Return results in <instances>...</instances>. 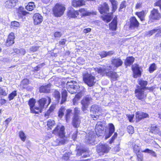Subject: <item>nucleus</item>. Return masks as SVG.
<instances>
[{
    "mask_svg": "<svg viewBox=\"0 0 161 161\" xmlns=\"http://www.w3.org/2000/svg\"><path fill=\"white\" fill-rule=\"evenodd\" d=\"M109 129L108 131L104 130L105 127L104 123L103 121L98 122L95 126L96 134L98 136H102L104 133L105 134V139L109 138L114 132L115 128L112 124H109Z\"/></svg>",
    "mask_w": 161,
    "mask_h": 161,
    "instance_id": "obj_1",
    "label": "nucleus"
},
{
    "mask_svg": "<svg viewBox=\"0 0 161 161\" xmlns=\"http://www.w3.org/2000/svg\"><path fill=\"white\" fill-rule=\"evenodd\" d=\"M111 69L107 68H93L91 69L92 71L97 72L98 73L101 74L102 76L106 75V76L110 77L113 80H116L118 77L117 74L113 71H110Z\"/></svg>",
    "mask_w": 161,
    "mask_h": 161,
    "instance_id": "obj_2",
    "label": "nucleus"
},
{
    "mask_svg": "<svg viewBox=\"0 0 161 161\" xmlns=\"http://www.w3.org/2000/svg\"><path fill=\"white\" fill-rule=\"evenodd\" d=\"M51 99L49 97L42 98L39 100L38 102L39 107H36L35 109L37 110L36 114L42 112V109L47 107L50 103Z\"/></svg>",
    "mask_w": 161,
    "mask_h": 161,
    "instance_id": "obj_3",
    "label": "nucleus"
},
{
    "mask_svg": "<svg viewBox=\"0 0 161 161\" xmlns=\"http://www.w3.org/2000/svg\"><path fill=\"white\" fill-rule=\"evenodd\" d=\"M65 10V8L62 4H57L53 8V11L56 17H60L62 15Z\"/></svg>",
    "mask_w": 161,
    "mask_h": 161,
    "instance_id": "obj_4",
    "label": "nucleus"
},
{
    "mask_svg": "<svg viewBox=\"0 0 161 161\" xmlns=\"http://www.w3.org/2000/svg\"><path fill=\"white\" fill-rule=\"evenodd\" d=\"M83 80L84 82L89 86H92L95 83V77L88 73L83 75Z\"/></svg>",
    "mask_w": 161,
    "mask_h": 161,
    "instance_id": "obj_5",
    "label": "nucleus"
},
{
    "mask_svg": "<svg viewBox=\"0 0 161 161\" xmlns=\"http://www.w3.org/2000/svg\"><path fill=\"white\" fill-rule=\"evenodd\" d=\"M129 24L130 30L135 31L138 30L140 24L135 17H132L130 18Z\"/></svg>",
    "mask_w": 161,
    "mask_h": 161,
    "instance_id": "obj_6",
    "label": "nucleus"
},
{
    "mask_svg": "<svg viewBox=\"0 0 161 161\" xmlns=\"http://www.w3.org/2000/svg\"><path fill=\"white\" fill-rule=\"evenodd\" d=\"M64 129V126L58 125L53 130V133L59 137L66 138L65 135Z\"/></svg>",
    "mask_w": 161,
    "mask_h": 161,
    "instance_id": "obj_7",
    "label": "nucleus"
},
{
    "mask_svg": "<svg viewBox=\"0 0 161 161\" xmlns=\"http://www.w3.org/2000/svg\"><path fill=\"white\" fill-rule=\"evenodd\" d=\"M92 99L89 96H87L81 101L82 104L81 109L82 111L85 113L87 112V108Z\"/></svg>",
    "mask_w": 161,
    "mask_h": 161,
    "instance_id": "obj_8",
    "label": "nucleus"
},
{
    "mask_svg": "<svg viewBox=\"0 0 161 161\" xmlns=\"http://www.w3.org/2000/svg\"><path fill=\"white\" fill-rule=\"evenodd\" d=\"M112 65L108 67L110 69H116L117 68L121 66L123 64V62L119 58H112L111 59Z\"/></svg>",
    "mask_w": 161,
    "mask_h": 161,
    "instance_id": "obj_9",
    "label": "nucleus"
},
{
    "mask_svg": "<svg viewBox=\"0 0 161 161\" xmlns=\"http://www.w3.org/2000/svg\"><path fill=\"white\" fill-rule=\"evenodd\" d=\"M144 89L141 88L139 86H137V88L135 91L136 97L140 100H143L146 98L147 95L144 93Z\"/></svg>",
    "mask_w": 161,
    "mask_h": 161,
    "instance_id": "obj_10",
    "label": "nucleus"
},
{
    "mask_svg": "<svg viewBox=\"0 0 161 161\" xmlns=\"http://www.w3.org/2000/svg\"><path fill=\"white\" fill-rule=\"evenodd\" d=\"M96 137V133L93 131L88 132L86 136V142L89 144L94 145Z\"/></svg>",
    "mask_w": 161,
    "mask_h": 161,
    "instance_id": "obj_11",
    "label": "nucleus"
},
{
    "mask_svg": "<svg viewBox=\"0 0 161 161\" xmlns=\"http://www.w3.org/2000/svg\"><path fill=\"white\" fill-rule=\"evenodd\" d=\"M109 149L108 145L100 144L97 147V151L100 156L103 155L104 153H107Z\"/></svg>",
    "mask_w": 161,
    "mask_h": 161,
    "instance_id": "obj_12",
    "label": "nucleus"
},
{
    "mask_svg": "<svg viewBox=\"0 0 161 161\" xmlns=\"http://www.w3.org/2000/svg\"><path fill=\"white\" fill-rule=\"evenodd\" d=\"M101 108L97 105H93L92 106L91 108V111L93 114H95L96 115H92V117L94 120H96L99 117L98 114H100L98 113H100V111Z\"/></svg>",
    "mask_w": 161,
    "mask_h": 161,
    "instance_id": "obj_13",
    "label": "nucleus"
},
{
    "mask_svg": "<svg viewBox=\"0 0 161 161\" xmlns=\"http://www.w3.org/2000/svg\"><path fill=\"white\" fill-rule=\"evenodd\" d=\"M66 140V138L58 136L52 142V145L54 146L64 144Z\"/></svg>",
    "mask_w": 161,
    "mask_h": 161,
    "instance_id": "obj_14",
    "label": "nucleus"
},
{
    "mask_svg": "<svg viewBox=\"0 0 161 161\" xmlns=\"http://www.w3.org/2000/svg\"><path fill=\"white\" fill-rule=\"evenodd\" d=\"M132 68L133 72V77L134 78H136L141 76V73L138 65L134 64L133 65Z\"/></svg>",
    "mask_w": 161,
    "mask_h": 161,
    "instance_id": "obj_15",
    "label": "nucleus"
},
{
    "mask_svg": "<svg viewBox=\"0 0 161 161\" xmlns=\"http://www.w3.org/2000/svg\"><path fill=\"white\" fill-rule=\"evenodd\" d=\"M17 2V0H7L4 3L3 5L7 8H12L15 6Z\"/></svg>",
    "mask_w": 161,
    "mask_h": 161,
    "instance_id": "obj_16",
    "label": "nucleus"
},
{
    "mask_svg": "<svg viewBox=\"0 0 161 161\" xmlns=\"http://www.w3.org/2000/svg\"><path fill=\"white\" fill-rule=\"evenodd\" d=\"M34 23L35 25H38L40 24L43 20V17L38 13L35 14L33 16Z\"/></svg>",
    "mask_w": 161,
    "mask_h": 161,
    "instance_id": "obj_17",
    "label": "nucleus"
},
{
    "mask_svg": "<svg viewBox=\"0 0 161 161\" xmlns=\"http://www.w3.org/2000/svg\"><path fill=\"white\" fill-rule=\"evenodd\" d=\"M98 9L101 14L107 13L109 11V7L106 3H104L100 5Z\"/></svg>",
    "mask_w": 161,
    "mask_h": 161,
    "instance_id": "obj_18",
    "label": "nucleus"
},
{
    "mask_svg": "<svg viewBox=\"0 0 161 161\" xmlns=\"http://www.w3.org/2000/svg\"><path fill=\"white\" fill-rule=\"evenodd\" d=\"M149 17L152 19H158L160 17V14L158 9L154 8L151 11Z\"/></svg>",
    "mask_w": 161,
    "mask_h": 161,
    "instance_id": "obj_19",
    "label": "nucleus"
},
{
    "mask_svg": "<svg viewBox=\"0 0 161 161\" xmlns=\"http://www.w3.org/2000/svg\"><path fill=\"white\" fill-rule=\"evenodd\" d=\"M148 116V114L142 112H137L136 113V121H139L142 119L146 118Z\"/></svg>",
    "mask_w": 161,
    "mask_h": 161,
    "instance_id": "obj_20",
    "label": "nucleus"
},
{
    "mask_svg": "<svg viewBox=\"0 0 161 161\" xmlns=\"http://www.w3.org/2000/svg\"><path fill=\"white\" fill-rule=\"evenodd\" d=\"M86 2L84 0H73L72 2V6L77 8L85 5Z\"/></svg>",
    "mask_w": 161,
    "mask_h": 161,
    "instance_id": "obj_21",
    "label": "nucleus"
},
{
    "mask_svg": "<svg viewBox=\"0 0 161 161\" xmlns=\"http://www.w3.org/2000/svg\"><path fill=\"white\" fill-rule=\"evenodd\" d=\"M15 36L13 33H10L8 35L6 42V45L7 46H9L12 45L14 42V39Z\"/></svg>",
    "mask_w": 161,
    "mask_h": 161,
    "instance_id": "obj_22",
    "label": "nucleus"
},
{
    "mask_svg": "<svg viewBox=\"0 0 161 161\" xmlns=\"http://www.w3.org/2000/svg\"><path fill=\"white\" fill-rule=\"evenodd\" d=\"M79 13L78 10H75L74 8H71L68 11L67 15L69 17L72 18H76L79 15Z\"/></svg>",
    "mask_w": 161,
    "mask_h": 161,
    "instance_id": "obj_23",
    "label": "nucleus"
},
{
    "mask_svg": "<svg viewBox=\"0 0 161 161\" xmlns=\"http://www.w3.org/2000/svg\"><path fill=\"white\" fill-rule=\"evenodd\" d=\"M35 100L33 98L31 99L29 101V104L31 112L33 114H36L37 110L35 109V107L36 106H35Z\"/></svg>",
    "mask_w": 161,
    "mask_h": 161,
    "instance_id": "obj_24",
    "label": "nucleus"
},
{
    "mask_svg": "<svg viewBox=\"0 0 161 161\" xmlns=\"http://www.w3.org/2000/svg\"><path fill=\"white\" fill-rule=\"evenodd\" d=\"M117 26V17L115 16L114 18L112 21L109 24V29L113 31L116 30Z\"/></svg>",
    "mask_w": 161,
    "mask_h": 161,
    "instance_id": "obj_25",
    "label": "nucleus"
},
{
    "mask_svg": "<svg viewBox=\"0 0 161 161\" xmlns=\"http://www.w3.org/2000/svg\"><path fill=\"white\" fill-rule=\"evenodd\" d=\"M79 86L77 85L69 87L67 89L69 92L71 94H73L79 92V89L80 88Z\"/></svg>",
    "mask_w": 161,
    "mask_h": 161,
    "instance_id": "obj_26",
    "label": "nucleus"
},
{
    "mask_svg": "<svg viewBox=\"0 0 161 161\" xmlns=\"http://www.w3.org/2000/svg\"><path fill=\"white\" fill-rule=\"evenodd\" d=\"M80 123V118L79 116H75L73 118L72 124L75 127H78L79 126Z\"/></svg>",
    "mask_w": 161,
    "mask_h": 161,
    "instance_id": "obj_27",
    "label": "nucleus"
},
{
    "mask_svg": "<svg viewBox=\"0 0 161 161\" xmlns=\"http://www.w3.org/2000/svg\"><path fill=\"white\" fill-rule=\"evenodd\" d=\"M51 85L49 84L45 86H41L40 88L41 92L48 93L50 91Z\"/></svg>",
    "mask_w": 161,
    "mask_h": 161,
    "instance_id": "obj_28",
    "label": "nucleus"
},
{
    "mask_svg": "<svg viewBox=\"0 0 161 161\" xmlns=\"http://www.w3.org/2000/svg\"><path fill=\"white\" fill-rule=\"evenodd\" d=\"M55 107V105L54 104L52 105L50 107L49 109L45 114V117L47 119L48 118L49 116L50 115V114L54 111Z\"/></svg>",
    "mask_w": 161,
    "mask_h": 161,
    "instance_id": "obj_29",
    "label": "nucleus"
},
{
    "mask_svg": "<svg viewBox=\"0 0 161 161\" xmlns=\"http://www.w3.org/2000/svg\"><path fill=\"white\" fill-rule=\"evenodd\" d=\"M88 153V152L87 149H80V150H79L77 152V155L78 156L82 155V157L84 158H86V157H87L88 155H89L88 154L85 155L84 154V153Z\"/></svg>",
    "mask_w": 161,
    "mask_h": 161,
    "instance_id": "obj_30",
    "label": "nucleus"
},
{
    "mask_svg": "<svg viewBox=\"0 0 161 161\" xmlns=\"http://www.w3.org/2000/svg\"><path fill=\"white\" fill-rule=\"evenodd\" d=\"M78 11L81 14V16H89L91 14V12H88L86 9L84 8L80 9Z\"/></svg>",
    "mask_w": 161,
    "mask_h": 161,
    "instance_id": "obj_31",
    "label": "nucleus"
},
{
    "mask_svg": "<svg viewBox=\"0 0 161 161\" xmlns=\"http://www.w3.org/2000/svg\"><path fill=\"white\" fill-rule=\"evenodd\" d=\"M14 53L20 56L24 55L26 53L25 49L23 48H20V49L15 48L14 49Z\"/></svg>",
    "mask_w": 161,
    "mask_h": 161,
    "instance_id": "obj_32",
    "label": "nucleus"
},
{
    "mask_svg": "<svg viewBox=\"0 0 161 161\" xmlns=\"http://www.w3.org/2000/svg\"><path fill=\"white\" fill-rule=\"evenodd\" d=\"M67 96V92L65 90H63L62 92V100L60 104L64 103L66 100V98Z\"/></svg>",
    "mask_w": 161,
    "mask_h": 161,
    "instance_id": "obj_33",
    "label": "nucleus"
},
{
    "mask_svg": "<svg viewBox=\"0 0 161 161\" xmlns=\"http://www.w3.org/2000/svg\"><path fill=\"white\" fill-rule=\"evenodd\" d=\"M138 84L140 85L141 88L144 89L146 88V86L147 84V81L141 79L138 80Z\"/></svg>",
    "mask_w": 161,
    "mask_h": 161,
    "instance_id": "obj_34",
    "label": "nucleus"
},
{
    "mask_svg": "<svg viewBox=\"0 0 161 161\" xmlns=\"http://www.w3.org/2000/svg\"><path fill=\"white\" fill-rule=\"evenodd\" d=\"M134 58L133 57H130L127 58L125 62V64L126 65H130L132 64L134 62Z\"/></svg>",
    "mask_w": 161,
    "mask_h": 161,
    "instance_id": "obj_35",
    "label": "nucleus"
},
{
    "mask_svg": "<svg viewBox=\"0 0 161 161\" xmlns=\"http://www.w3.org/2000/svg\"><path fill=\"white\" fill-rule=\"evenodd\" d=\"M142 152L143 153H149L153 157H157V154L155 152L148 148H147L144 150H142Z\"/></svg>",
    "mask_w": 161,
    "mask_h": 161,
    "instance_id": "obj_36",
    "label": "nucleus"
},
{
    "mask_svg": "<svg viewBox=\"0 0 161 161\" xmlns=\"http://www.w3.org/2000/svg\"><path fill=\"white\" fill-rule=\"evenodd\" d=\"M65 108L64 107H61L59 109L58 112V116L60 118H61L64 114Z\"/></svg>",
    "mask_w": 161,
    "mask_h": 161,
    "instance_id": "obj_37",
    "label": "nucleus"
},
{
    "mask_svg": "<svg viewBox=\"0 0 161 161\" xmlns=\"http://www.w3.org/2000/svg\"><path fill=\"white\" fill-rule=\"evenodd\" d=\"M157 29L155 28L151 31L145 32V36H150L152 35L153 34L157 32Z\"/></svg>",
    "mask_w": 161,
    "mask_h": 161,
    "instance_id": "obj_38",
    "label": "nucleus"
},
{
    "mask_svg": "<svg viewBox=\"0 0 161 161\" xmlns=\"http://www.w3.org/2000/svg\"><path fill=\"white\" fill-rule=\"evenodd\" d=\"M72 110L69 109H67L66 111L65 118L67 122L71 116Z\"/></svg>",
    "mask_w": 161,
    "mask_h": 161,
    "instance_id": "obj_39",
    "label": "nucleus"
},
{
    "mask_svg": "<svg viewBox=\"0 0 161 161\" xmlns=\"http://www.w3.org/2000/svg\"><path fill=\"white\" fill-rule=\"evenodd\" d=\"M136 14L140 19L141 21H142L144 20V17L145 15V14L144 12L142 11L137 12Z\"/></svg>",
    "mask_w": 161,
    "mask_h": 161,
    "instance_id": "obj_40",
    "label": "nucleus"
},
{
    "mask_svg": "<svg viewBox=\"0 0 161 161\" xmlns=\"http://www.w3.org/2000/svg\"><path fill=\"white\" fill-rule=\"evenodd\" d=\"M34 7H35V5L34 3L30 2L26 6V8L27 10L31 11L33 9Z\"/></svg>",
    "mask_w": 161,
    "mask_h": 161,
    "instance_id": "obj_41",
    "label": "nucleus"
},
{
    "mask_svg": "<svg viewBox=\"0 0 161 161\" xmlns=\"http://www.w3.org/2000/svg\"><path fill=\"white\" fill-rule=\"evenodd\" d=\"M54 97L56 99V101L58 103L60 98V94L58 91H55L53 94Z\"/></svg>",
    "mask_w": 161,
    "mask_h": 161,
    "instance_id": "obj_42",
    "label": "nucleus"
},
{
    "mask_svg": "<svg viewBox=\"0 0 161 161\" xmlns=\"http://www.w3.org/2000/svg\"><path fill=\"white\" fill-rule=\"evenodd\" d=\"M111 3L113 8V10L115 11L117 8V3L115 0H109Z\"/></svg>",
    "mask_w": 161,
    "mask_h": 161,
    "instance_id": "obj_43",
    "label": "nucleus"
},
{
    "mask_svg": "<svg viewBox=\"0 0 161 161\" xmlns=\"http://www.w3.org/2000/svg\"><path fill=\"white\" fill-rule=\"evenodd\" d=\"M19 136L22 141H25L26 139V136L23 132L20 131L19 132Z\"/></svg>",
    "mask_w": 161,
    "mask_h": 161,
    "instance_id": "obj_44",
    "label": "nucleus"
},
{
    "mask_svg": "<svg viewBox=\"0 0 161 161\" xmlns=\"http://www.w3.org/2000/svg\"><path fill=\"white\" fill-rule=\"evenodd\" d=\"M17 95V93L16 91H13L11 93H10L8 96V99L9 100H11L13 99L14 97Z\"/></svg>",
    "mask_w": 161,
    "mask_h": 161,
    "instance_id": "obj_45",
    "label": "nucleus"
},
{
    "mask_svg": "<svg viewBox=\"0 0 161 161\" xmlns=\"http://www.w3.org/2000/svg\"><path fill=\"white\" fill-rule=\"evenodd\" d=\"M11 27L15 28L19 27V22L14 21L11 22Z\"/></svg>",
    "mask_w": 161,
    "mask_h": 161,
    "instance_id": "obj_46",
    "label": "nucleus"
},
{
    "mask_svg": "<svg viewBox=\"0 0 161 161\" xmlns=\"http://www.w3.org/2000/svg\"><path fill=\"white\" fill-rule=\"evenodd\" d=\"M55 122L53 120L50 119L48 120L47 122V126L51 129V127L54 125Z\"/></svg>",
    "mask_w": 161,
    "mask_h": 161,
    "instance_id": "obj_47",
    "label": "nucleus"
},
{
    "mask_svg": "<svg viewBox=\"0 0 161 161\" xmlns=\"http://www.w3.org/2000/svg\"><path fill=\"white\" fill-rule=\"evenodd\" d=\"M71 154V153L70 152L65 153L62 158L63 159L65 160H68L69 159V157L70 156Z\"/></svg>",
    "mask_w": 161,
    "mask_h": 161,
    "instance_id": "obj_48",
    "label": "nucleus"
},
{
    "mask_svg": "<svg viewBox=\"0 0 161 161\" xmlns=\"http://www.w3.org/2000/svg\"><path fill=\"white\" fill-rule=\"evenodd\" d=\"M7 93L4 88L2 87H0V95L6 96Z\"/></svg>",
    "mask_w": 161,
    "mask_h": 161,
    "instance_id": "obj_49",
    "label": "nucleus"
},
{
    "mask_svg": "<svg viewBox=\"0 0 161 161\" xmlns=\"http://www.w3.org/2000/svg\"><path fill=\"white\" fill-rule=\"evenodd\" d=\"M127 130L129 133L132 134L134 132V128L133 127L131 126H129L127 127Z\"/></svg>",
    "mask_w": 161,
    "mask_h": 161,
    "instance_id": "obj_50",
    "label": "nucleus"
},
{
    "mask_svg": "<svg viewBox=\"0 0 161 161\" xmlns=\"http://www.w3.org/2000/svg\"><path fill=\"white\" fill-rule=\"evenodd\" d=\"M156 69V66L154 64H152L149 68V71L150 72H153Z\"/></svg>",
    "mask_w": 161,
    "mask_h": 161,
    "instance_id": "obj_51",
    "label": "nucleus"
},
{
    "mask_svg": "<svg viewBox=\"0 0 161 161\" xmlns=\"http://www.w3.org/2000/svg\"><path fill=\"white\" fill-rule=\"evenodd\" d=\"M39 47L38 46H32L30 48V50L31 52H34L37 51L38 50Z\"/></svg>",
    "mask_w": 161,
    "mask_h": 161,
    "instance_id": "obj_52",
    "label": "nucleus"
},
{
    "mask_svg": "<svg viewBox=\"0 0 161 161\" xmlns=\"http://www.w3.org/2000/svg\"><path fill=\"white\" fill-rule=\"evenodd\" d=\"M29 82V81L28 79H24L23 80L21 81L20 85L21 86H23V85H27L28 84Z\"/></svg>",
    "mask_w": 161,
    "mask_h": 161,
    "instance_id": "obj_53",
    "label": "nucleus"
},
{
    "mask_svg": "<svg viewBox=\"0 0 161 161\" xmlns=\"http://www.w3.org/2000/svg\"><path fill=\"white\" fill-rule=\"evenodd\" d=\"M117 133L116 132H115L113 136L111 138V140L109 141V143L110 144H111L112 142H113L114 139L117 137Z\"/></svg>",
    "mask_w": 161,
    "mask_h": 161,
    "instance_id": "obj_54",
    "label": "nucleus"
},
{
    "mask_svg": "<svg viewBox=\"0 0 161 161\" xmlns=\"http://www.w3.org/2000/svg\"><path fill=\"white\" fill-rule=\"evenodd\" d=\"M80 111L79 108H75L74 109V117L75 116H78V114H79Z\"/></svg>",
    "mask_w": 161,
    "mask_h": 161,
    "instance_id": "obj_55",
    "label": "nucleus"
},
{
    "mask_svg": "<svg viewBox=\"0 0 161 161\" xmlns=\"http://www.w3.org/2000/svg\"><path fill=\"white\" fill-rule=\"evenodd\" d=\"M67 89H68V87H73L75 86H76V85H75L73 81L71 82H68L67 83Z\"/></svg>",
    "mask_w": 161,
    "mask_h": 161,
    "instance_id": "obj_56",
    "label": "nucleus"
},
{
    "mask_svg": "<svg viewBox=\"0 0 161 161\" xmlns=\"http://www.w3.org/2000/svg\"><path fill=\"white\" fill-rule=\"evenodd\" d=\"M111 19L112 18L110 16H106L103 18V20L107 23L110 21Z\"/></svg>",
    "mask_w": 161,
    "mask_h": 161,
    "instance_id": "obj_57",
    "label": "nucleus"
},
{
    "mask_svg": "<svg viewBox=\"0 0 161 161\" xmlns=\"http://www.w3.org/2000/svg\"><path fill=\"white\" fill-rule=\"evenodd\" d=\"M126 2L125 1H123L120 4V8H119V10L123 9V8L126 7Z\"/></svg>",
    "mask_w": 161,
    "mask_h": 161,
    "instance_id": "obj_58",
    "label": "nucleus"
},
{
    "mask_svg": "<svg viewBox=\"0 0 161 161\" xmlns=\"http://www.w3.org/2000/svg\"><path fill=\"white\" fill-rule=\"evenodd\" d=\"M133 149L135 153H136L137 152H139L140 147L137 145H135L133 147Z\"/></svg>",
    "mask_w": 161,
    "mask_h": 161,
    "instance_id": "obj_59",
    "label": "nucleus"
},
{
    "mask_svg": "<svg viewBox=\"0 0 161 161\" xmlns=\"http://www.w3.org/2000/svg\"><path fill=\"white\" fill-rule=\"evenodd\" d=\"M66 42V39H63L60 41L59 43V45H64L65 44V42Z\"/></svg>",
    "mask_w": 161,
    "mask_h": 161,
    "instance_id": "obj_60",
    "label": "nucleus"
},
{
    "mask_svg": "<svg viewBox=\"0 0 161 161\" xmlns=\"http://www.w3.org/2000/svg\"><path fill=\"white\" fill-rule=\"evenodd\" d=\"M100 55L102 58H104L107 56V52L105 51H102L100 53Z\"/></svg>",
    "mask_w": 161,
    "mask_h": 161,
    "instance_id": "obj_61",
    "label": "nucleus"
},
{
    "mask_svg": "<svg viewBox=\"0 0 161 161\" xmlns=\"http://www.w3.org/2000/svg\"><path fill=\"white\" fill-rule=\"evenodd\" d=\"M127 116L128 118L129 121L130 122H131L133 119L134 115L133 114H127Z\"/></svg>",
    "mask_w": 161,
    "mask_h": 161,
    "instance_id": "obj_62",
    "label": "nucleus"
},
{
    "mask_svg": "<svg viewBox=\"0 0 161 161\" xmlns=\"http://www.w3.org/2000/svg\"><path fill=\"white\" fill-rule=\"evenodd\" d=\"M61 33L59 32H55L54 35L55 37H59L61 36Z\"/></svg>",
    "mask_w": 161,
    "mask_h": 161,
    "instance_id": "obj_63",
    "label": "nucleus"
},
{
    "mask_svg": "<svg viewBox=\"0 0 161 161\" xmlns=\"http://www.w3.org/2000/svg\"><path fill=\"white\" fill-rule=\"evenodd\" d=\"M152 128L154 132H158V129L156 126H153L152 127Z\"/></svg>",
    "mask_w": 161,
    "mask_h": 161,
    "instance_id": "obj_64",
    "label": "nucleus"
}]
</instances>
